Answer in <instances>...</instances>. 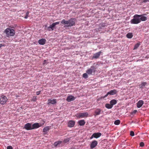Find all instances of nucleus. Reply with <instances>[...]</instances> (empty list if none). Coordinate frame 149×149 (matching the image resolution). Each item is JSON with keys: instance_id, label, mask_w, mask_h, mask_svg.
<instances>
[{"instance_id": "a18cd8bd", "label": "nucleus", "mask_w": 149, "mask_h": 149, "mask_svg": "<svg viewBox=\"0 0 149 149\" xmlns=\"http://www.w3.org/2000/svg\"><path fill=\"white\" fill-rule=\"evenodd\" d=\"M46 61V60H45L44 61V63H43V64H44L45 63V62Z\"/></svg>"}, {"instance_id": "473e14b6", "label": "nucleus", "mask_w": 149, "mask_h": 149, "mask_svg": "<svg viewBox=\"0 0 149 149\" xmlns=\"http://www.w3.org/2000/svg\"><path fill=\"white\" fill-rule=\"evenodd\" d=\"M144 145V143L143 142H141L140 143V146L141 147H143Z\"/></svg>"}, {"instance_id": "ddd939ff", "label": "nucleus", "mask_w": 149, "mask_h": 149, "mask_svg": "<svg viewBox=\"0 0 149 149\" xmlns=\"http://www.w3.org/2000/svg\"><path fill=\"white\" fill-rule=\"evenodd\" d=\"M101 53L102 52L101 51H100L98 52L95 53L93 55V56L92 57V58L96 59L97 58L100 56Z\"/></svg>"}, {"instance_id": "a19ab883", "label": "nucleus", "mask_w": 149, "mask_h": 149, "mask_svg": "<svg viewBox=\"0 0 149 149\" xmlns=\"http://www.w3.org/2000/svg\"><path fill=\"white\" fill-rule=\"evenodd\" d=\"M29 15V12H27L26 13V15H27V16H28Z\"/></svg>"}, {"instance_id": "393cba45", "label": "nucleus", "mask_w": 149, "mask_h": 149, "mask_svg": "<svg viewBox=\"0 0 149 149\" xmlns=\"http://www.w3.org/2000/svg\"><path fill=\"white\" fill-rule=\"evenodd\" d=\"M62 143V141H57L56 142H55L54 143V145L55 146H58L59 144H61Z\"/></svg>"}, {"instance_id": "9b49d317", "label": "nucleus", "mask_w": 149, "mask_h": 149, "mask_svg": "<svg viewBox=\"0 0 149 149\" xmlns=\"http://www.w3.org/2000/svg\"><path fill=\"white\" fill-rule=\"evenodd\" d=\"M56 102V99H49L48 100L47 104L49 105L50 104H54Z\"/></svg>"}, {"instance_id": "20e7f679", "label": "nucleus", "mask_w": 149, "mask_h": 149, "mask_svg": "<svg viewBox=\"0 0 149 149\" xmlns=\"http://www.w3.org/2000/svg\"><path fill=\"white\" fill-rule=\"evenodd\" d=\"M96 71V68L93 66H91L90 68L86 71V72L88 74H92V73H95Z\"/></svg>"}, {"instance_id": "bb28decb", "label": "nucleus", "mask_w": 149, "mask_h": 149, "mask_svg": "<svg viewBox=\"0 0 149 149\" xmlns=\"http://www.w3.org/2000/svg\"><path fill=\"white\" fill-rule=\"evenodd\" d=\"M147 84V83L146 82H143L141 83V84L140 85V88H143L145 85Z\"/></svg>"}, {"instance_id": "cd10ccee", "label": "nucleus", "mask_w": 149, "mask_h": 149, "mask_svg": "<svg viewBox=\"0 0 149 149\" xmlns=\"http://www.w3.org/2000/svg\"><path fill=\"white\" fill-rule=\"evenodd\" d=\"M68 20H65L64 19H63L61 21V23L63 24H68Z\"/></svg>"}, {"instance_id": "2f4dec72", "label": "nucleus", "mask_w": 149, "mask_h": 149, "mask_svg": "<svg viewBox=\"0 0 149 149\" xmlns=\"http://www.w3.org/2000/svg\"><path fill=\"white\" fill-rule=\"evenodd\" d=\"M130 135L132 136H134V133L133 131H131L130 132Z\"/></svg>"}, {"instance_id": "c756f323", "label": "nucleus", "mask_w": 149, "mask_h": 149, "mask_svg": "<svg viewBox=\"0 0 149 149\" xmlns=\"http://www.w3.org/2000/svg\"><path fill=\"white\" fill-rule=\"evenodd\" d=\"M120 121L119 120H116L114 122V124L116 125H118L120 124Z\"/></svg>"}, {"instance_id": "58836bf2", "label": "nucleus", "mask_w": 149, "mask_h": 149, "mask_svg": "<svg viewBox=\"0 0 149 149\" xmlns=\"http://www.w3.org/2000/svg\"><path fill=\"white\" fill-rule=\"evenodd\" d=\"M148 1L149 2V0H144L143 1V2L144 3H146Z\"/></svg>"}, {"instance_id": "e433bc0d", "label": "nucleus", "mask_w": 149, "mask_h": 149, "mask_svg": "<svg viewBox=\"0 0 149 149\" xmlns=\"http://www.w3.org/2000/svg\"><path fill=\"white\" fill-rule=\"evenodd\" d=\"M68 141H69V140L68 139H65L63 141V142L64 143H67V142H68Z\"/></svg>"}, {"instance_id": "c9c22d12", "label": "nucleus", "mask_w": 149, "mask_h": 149, "mask_svg": "<svg viewBox=\"0 0 149 149\" xmlns=\"http://www.w3.org/2000/svg\"><path fill=\"white\" fill-rule=\"evenodd\" d=\"M137 110H134V111L132 113V114H135V113L136 112H137Z\"/></svg>"}, {"instance_id": "f704fd0d", "label": "nucleus", "mask_w": 149, "mask_h": 149, "mask_svg": "<svg viewBox=\"0 0 149 149\" xmlns=\"http://www.w3.org/2000/svg\"><path fill=\"white\" fill-rule=\"evenodd\" d=\"M7 149H13V148L11 146H9L7 147Z\"/></svg>"}, {"instance_id": "37998d69", "label": "nucleus", "mask_w": 149, "mask_h": 149, "mask_svg": "<svg viewBox=\"0 0 149 149\" xmlns=\"http://www.w3.org/2000/svg\"><path fill=\"white\" fill-rule=\"evenodd\" d=\"M28 16H27V15H26V16L24 17V18L25 19H26L28 17Z\"/></svg>"}, {"instance_id": "f3484780", "label": "nucleus", "mask_w": 149, "mask_h": 149, "mask_svg": "<svg viewBox=\"0 0 149 149\" xmlns=\"http://www.w3.org/2000/svg\"><path fill=\"white\" fill-rule=\"evenodd\" d=\"M41 125H40L39 123H35L32 125V129L38 128Z\"/></svg>"}, {"instance_id": "4c0bfd02", "label": "nucleus", "mask_w": 149, "mask_h": 149, "mask_svg": "<svg viewBox=\"0 0 149 149\" xmlns=\"http://www.w3.org/2000/svg\"><path fill=\"white\" fill-rule=\"evenodd\" d=\"M40 91H37L36 93V95H39L40 93Z\"/></svg>"}, {"instance_id": "ea45409f", "label": "nucleus", "mask_w": 149, "mask_h": 149, "mask_svg": "<svg viewBox=\"0 0 149 149\" xmlns=\"http://www.w3.org/2000/svg\"><path fill=\"white\" fill-rule=\"evenodd\" d=\"M108 95H109V94H108V92L104 96V98H105Z\"/></svg>"}, {"instance_id": "f257e3e1", "label": "nucleus", "mask_w": 149, "mask_h": 149, "mask_svg": "<svg viewBox=\"0 0 149 149\" xmlns=\"http://www.w3.org/2000/svg\"><path fill=\"white\" fill-rule=\"evenodd\" d=\"M141 15H135L134 16V18L130 21V23L132 24H137L140 22V18Z\"/></svg>"}, {"instance_id": "f03ea898", "label": "nucleus", "mask_w": 149, "mask_h": 149, "mask_svg": "<svg viewBox=\"0 0 149 149\" xmlns=\"http://www.w3.org/2000/svg\"><path fill=\"white\" fill-rule=\"evenodd\" d=\"M5 32L6 33L7 37H9L14 36L15 34V30L12 29L8 28L5 30Z\"/></svg>"}, {"instance_id": "79ce46f5", "label": "nucleus", "mask_w": 149, "mask_h": 149, "mask_svg": "<svg viewBox=\"0 0 149 149\" xmlns=\"http://www.w3.org/2000/svg\"><path fill=\"white\" fill-rule=\"evenodd\" d=\"M3 46H4L3 45H2V44H0V48Z\"/></svg>"}, {"instance_id": "4be33fe9", "label": "nucleus", "mask_w": 149, "mask_h": 149, "mask_svg": "<svg viewBox=\"0 0 149 149\" xmlns=\"http://www.w3.org/2000/svg\"><path fill=\"white\" fill-rule=\"evenodd\" d=\"M117 101L115 99L112 100L110 102V104L113 107V106L117 103Z\"/></svg>"}, {"instance_id": "c03bdc74", "label": "nucleus", "mask_w": 149, "mask_h": 149, "mask_svg": "<svg viewBox=\"0 0 149 149\" xmlns=\"http://www.w3.org/2000/svg\"><path fill=\"white\" fill-rule=\"evenodd\" d=\"M93 137H94V136H93V134L92 135V136H91V137L90 139H93Z\"/></svg>"}, {"instance_id": "423d86ee", "label": "nucleus", "mask_w": 149, "mask_h": 149, "mask_svg": "<svg viewBox=\"0 0 149 149\" xmlns=\"http://www.w3.org/2000/svg\"><path fill=\"white\" fill-rule=\"evenodd\" d=\"M8 100L6 97L4 95H2L0 98V103L1 104L3 105L6 104Z\"/></svg>"}, {"instance_id": "412c9836", "label": "nucleus", "mask_w": 149, "mask_h": 149, "mask_svg": "<svg viewBox=\"0 0 149 149\" xmlns=\"http://www.w3.org/2000/svg\"><path fill=\"white\" fill-rule=\"evenodd\" d=\"M78 123L79 125L83 126L84 125L85 123V122L84 120H81L79 121Z\"/></svg>"}, {"instance_id": "0eeeda50", "label": "nucleus", "mask_w": 149, "mask_h": 149, "mask_svg": "<svg viewBox=\"0 0 149 149\" xmlns=\"http://www.w3.org/2000/svg\"><path fill=\"white\" fill-rule=\"evenodd\" d=\"M59 24V22H56L55 23H53L52 24L50 25L48 27V29L49 31H50L51 30L50 29H51L52 31L54 30V27L56 25L58 24Z\"/></svg>"}, {"instance_id": "5701e85b", "label": "nucleus", "mask_w": 149, "mask_h": 149, "mask_svg": "<svg viewBox=\"0 0 149 149\" xmlns=\"http://www.w3.org/2000/svg\"><path fill=\"white\" fill-rule=\"evenodd\" d=\"M140 17L141 18H140V22H141V21H146L147 19V17L144 16H142V15Z\"/></svg>"}, {"instance_id": "1a4fd4ad", "label": "nucleus", "mask_w": 149, "mask_h": 149, "mask_svg": "<svg viewBox=\"0 0 149 149\" xmlns=\"http://www.w3.org/2000/svg\"><path fill=\"white\" fill-rule=\"evenodd\" d=\"M102 112V110L100 109H96L94 111V116H96L100 115L101 112Z\"/></svg>"}, {"instance_id": "c85d7f7f", "label": "nucleus", "mask_w": 149, "mask_h": 149, "mask_svg": "<svg viewBox=\"0 0 149 149\" xmlns=\"http://www.w3.org/2000/svg\"><path fill=\"white\" fill-rule=\"evenodd\" d=\"M140 45V44L139 43H137L136 44L134 45V49L135 50L136 49L139 47Z\"/></svg>"}, {"instance_id": "a878e982", "label": "nucleus", "mask_w": 149, "mask_h": 149, "mask_svg": "<svg viewBox=\"0 0 149 149\" xmlns=\"http://www.w3.org/2000/svg\"><path fill=\"white\" fill-rule=\"evenodd\" d=\"M105 107L106 108L108 109H111L113 107L111 104H106Z\"/></svg>"}, {"instance_id": "6e6552de", "label": "nucleus", "mask_w": 149, "mask_h": 149, "mask_svg": "<svg viewBox=\"0 0 149 149\" xmlns=\"http://www.w3.org/2000/svg\"><path fill=\"white\" fill-rule=\"evenodd\" d=\"M24 128L27 130H32V126L31 124L29 123L26 124L24 127Z\"/></svg>"}, {"instance_id": "39448f33", "label": "nucleus", "mask_w": 149, "mask_h": 149, "mask_svg": "<svg viewBox=\"0 0 149 149\" xmlns=\"http://www.w3.org/2000/svg\"><path fill=\"white\" fill-rule=\"evenodd\" d=\"M76 19L75 18H72L69 20H68V24L66 26L67 27L72 26H74L75 24V22Z\"/></svg>"}, {"instance_id": "72a5a7b5", "label": "nucleus", "mask_w": 149, "mask_h": 149, "mask_svg": "<svg viewBox=\"0 0 149 149\" xmlns=\"http://www.w3.org/2000/svg\"><path fill=\"white\" fill-rule=\"evenodd\" d=\"M32 100L33 101H36V97H35V96L33 97Z\"/></svg>"}, {"instance_id": "aec40b11", "label": "nucleus", "mask_w": 149, "mask_h": 149, "mask_svg": "<svg viewBox=\"0 0 149 149\" xmlns=\"http://www.w3.org/2000/svg\"><path fill=\"white\" fill-rule=\"evenodd\" d=\"M50 128V126H47L44 127L43 130V132L45 133H46L47 131H49Z\"/></svg>"}, {"instance_id": "6ab92c4d", "label": "nucleus", "mask_w": 149, "mask_h": 149, "mask_svg": "<svg viewBox=\"0 0 149 149\" xmlns=\"http://www.w3.org/2000/svg\"><path fill=\"white\" fill-rule=\"evenodd\" d=\"M117 93V91L116 90L114 89L111 90L109 92H108V94H109L110 95H113L116 94Z\"/></svg>"}, {"instance_id": "a211bd4d", "label": "nucleus", "mask_w": 149, "mask_h": 149, "mask_svg": "<svg viewBox=\"0 0 149 149\" xmlns=\"http://www.w3.org/2000/svg\"><path fill=\"white\" fill-rule=\"evenodd\" d=\"M101 135L102 134L101 133H95L93 134V136H94V138H97L100 137L101 136Z\"/></svg>"}, {"instance_id": "9d476101", "label": "nucleus", "mask_w": 149, "mask_h": 149, "mask_svg": "<svg viewBox=\"0 0 149 149\" xmlns=\"http://www.w3.org/2000/svg\"><path fill=\"white\" fill-rule=\"evenodd\" d=\"M98 143L97 141L96 140L93 141L90 145L91 149H93L95 147Z\"/></svg>"}, {"instance_id": "dca6fc26", "label": "nucleus", "mask_w": 149, "mask_h": 149, "mask_svg": "<svg viewBox=\"0 0 149 149\" xmlns=\"http://www.w3.org/2000/svg\"><path fill=\"white\" fill-rule=\"evenodd\" d=\"M143 103V101L142 100H139L137 103V107L138 108H140L142 107Z\"/></svg>"}, {"instance_id": "b1692460", "label": "nucleus", "mask_w": 149, "mask_h": 149, "mask_svg": "<svg viewBox=\"0 0 149 149\" xmlns=\"http://www.w3.org/2000/svg\"><path fill=\"white\" fill-rule=\"evenodd\" d=\"M133 36V35L132 33H128L126 35V37L127 38H132Z\"/></svg>"}, {"instance_id": "7ed1b4c3", "label": "nucleus", "mask_w": 149, "mask_h": 149, "mask_svg": "<svg viewBox=\"0 0 149 149\" xmlns=\"http://www.w3.org/2000/svg\"><path fill=\"white\" fill-rule=\"evenodd\" d=\"M88 115L87 112L81 113L77 114L76 116L78 118H82L86 117Z\"/></svg>"}, {"instance_id": "2eb2a0df", "label": "nucleus", "mask_w": 149, "mask_h": 149, "mask_svg": "<svg viewBox=\"0 0 149 149\" xmlns=\"http://www.w3.org/2000/svg\"><path fill=\"white\" fill-rule=\"evenodd\" d=\"M75 98L74 96L72 95H70L67 98V100L69 102L74 100Z\"/></svg>"}, {"instance_id": "7c9ffc66", "label": "nucleus", "mask_w": 149, "mask_h": 149, "mask_svg": "<svg viewBox=\"0 0 149 149\" xmlns=\"http://www.w3.org/2000/svg\"><path fill=\"white\" fill-rule=\"evenodd\" d=\"M87 74V73L83 74V77L85 79L87 78L88 77Z\"/></svg>"}, {"instance_id": "f8f14e48", "label": "nucleus", "mask_w": 149, "mask_h": 149, "mask_svg": "<svg viewBox=\"0 0 149 149\" xmlns=\"http://www.w3.org/2000/svg\"><path fill=\"white\" fill-rule=\"evenodd\" d=\"M75 122L73 120H70L69 121L68 124V126L70 127H73L74 125Z\"/></svg>"}, {"instance_id": "4468645a", "label": "nucleus", "mask_w": 149, "mask_h": 149, "mask_svg": "<svg viewBox=\"0 0 149 149\" xmlns=\"http://www.w3.org/2000/svg\"><path fill=\"white\" fill-rule=\"evenodd\" d=\"M46 40L45 38H42L38 41L39 44L41 45H44L45 44Z\"/></svg>"}]
</instances>
